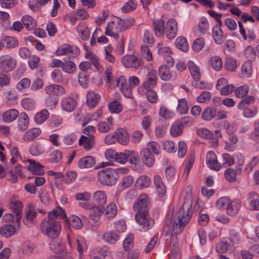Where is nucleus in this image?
I'll use <instances>...</instances> for the list:
<instances>
[{
	"instance_id": "nucleus-13",
	"label": "nucleus",
	"mask_w": 259,
	"mask_h": 259,
	"mask_svg": "<svg viewBox=\"0 0 259 259\" xmlns=\"http://www.w3.org/2000/svg\"><path fill=\"white\" fill-rule=\"evenodd\" d=\"M116 83V85L125 97L130 98L132 94L131 89L127 85L126 80L124 76H121L118 79L115 78L113 83Z\"/></svg>"
},
{
	"instance_id": "nucleus-42",
	"label": "nucleus",
	"mask_w": 259,
	"mask_h": 259,
	"mask_svg": "<svg viewBox=\"0 0 259 259\" xmlns=\"http://www.w3.org/2000/svg\"><path fill=\"white\" fill-rule=\"evenodd\" d=\"M22 23L27 30H31L36 26V22L32 17L26 15L22 17Z\"/></svg>"
},
{
	"instance_id": "nucleus-54",
	"label": "nucleus",
	"mask_w": 259,
	"mask_h": 259,
	"mask_svg": "<svg viewBox=\"0 0 259 259\" xmlns=\"http://www.w3.org/2000/svg\"><path fill=\"white\" fill-rule=\"evenodd\" d=\"M127 161L132 164L136 165L139 162V157L138 153L133 151L127 150Z\"/></svg>"
},
{
	"instance_id": "nucleus-40",
	"label": "nucleus",
	"mask_w": 259,
	"mask_h": 259,
	"mask_svg": "<svg viewBox=\"0 0 259 259\" xmlns=\"http://www.w3.org/2000/svg\"><path fill=\"white\" fill-rule=\"evenodd\" d=\"M105 215L108 219L113 218L117 212V208L115 203H110L106 207Z\"/></svg>"
},
{
	"instance_id": "nucleus-49",
	"label": "nucleus",
	"mask_w": 259,
	"mask_h": 259,
	"mask_svg": "<svg viewBox=\"0 0 259 259\" xmlns=\"http://www.w3.org/2000/svg\"><path fill=\"white\" fill-rule=\"evenodd\" d=\"M69 225L73 228L79 229L82 226V223L80 219L77 215H72L68 219Z\"/></svg>"
},
{
	"instance_id": "nucleus-55",
	"label": "nucleus",
	"mask_w": 259,
	"mask_h": 259,
	"mask_svg": "<svg viewBox=\"0 0 259 259\" xmlns=\"http://www.w3.org/2000/svg\"><path fill=\"white\" fill-rule=\"evenodd\" d=\"M108 109L112 113H118L122 110V105L117 101L110 102L108 105Z\"/></svg>"
},
{
	"instance_id": "nucleus-17",
	"label": "nucleus",
	"mask_w": 259,
	"mask_h": 259,
	"mask_svg": "<svg viewBox=\"0 0 259 259\" xmlns=\"http://www.w3.org/2000/svg\"><path fill=\"white\" fill-rule=\"evenodd\" d=\"M79 145L82 146L85 150L93 148L96 144L94 136H81L78 142Z\"/></svg>"
},
{
	"instance_id": "nucleus-51",
	"label": "nucleus",
	"mask_w": 259,
	"mask_h": 259,
	"mask_svg": "<svg viewBox=\"0 0 259 259\" xmlns=\"http://www.w3.org/2000/svg\"><path fill=\"white\" fill-rule=\"evenodd\" d=\"M210 64L214 70L219 71L222 68V59L219 56H213L210 59Z\"/></svg>"
},
{
	"instance_id": "nucleus-48",
	"label": "nucleus",
	"mask_w": 259,
	"mask_h": 259,
	"mask_svg": "<svg viewBox=\"0 0 259 259\" xmlns=\"http://www.w3.org/2000/svg\"><path fill=\"white\" fill-rule=\"evenodd\" d=\"M71 52H72V47L69 44H65L58 47L56 55L57 56L65 55Z\"/></svg>"
},
{
	"instance_id": "nucleus-41",
	"label": "nucleus",
	"mask_w": 259,
	"mask_h": 259,
	"mask_svg": "<svg viewBox=\"0 0 259 259\" xmlns=\"http://www.w3.org/2000/svg\"><path fill=\"white\" fill-rule=\"evenodd\" d=\"M91 213L89 215V218L92 220H95V217H99L103 213L105 210L104 206L102 205L98 206H91Z\"/></svg>"
},
{
	"instance_id": "nucleus-21",
	"label": "nucleus",
	"mask_w": 259,
	"mask_h": 259,
	"mask_svg": "<svg viewBox=\"0 0 259 259\" xmlns=\"http://www.w3.org/2000/svg\"><path fill=\"white\" fill-rule=\"evenodd\" d=\"M100 100V95L93 91H89L87 94V104L91 108L95 107Z\"/></svg>"
},
{
	"instance_id": "nucleus-10",
	"label": "nucleus",
	"mask_w": 259,
	"mask_h": 259,
	"mask_svg": "<svg viewBox=\"0 0 259 259\" xmlns=\"http://www.w3.org/2000/svg\"><path fill=\"white\" fill-rule=\"evenodd\" d=\"M15 59L9 56H5L0 58V68L5 72H9L15 67Z\"/></svg>"
},
{
	"instance_id": "nucleus-39",
	"label": "nucleus",
	"mask_w": 259,
	"mask_h": 259,
	"mask_svg": "<svg viewBox=\"0 0 259 259\" xmlns=\"http://www.w3.org/2000/svg\"><path fill=\"white\" fill-rule=\"evenodd\" d=\"M217 115V109L213 107L206 108L201 114L203 119L210 120L214 118Z\"/></svg>"
},
{
	"instance_id": "nucleus-38",
	"label": "nucleus",
	"mask_w": 259,
	"mask_h": 259,
	"mask_svg": "<svg viewBox=\"0 0 259 259\" xmlns=\"http://www.w3.org/2000/svg\"><path fill=\"white\" fill-rule=\"evenodd\" d=\"M255 101L254 97L253 96H248L242 99L238 105V109L243 110L248 106L254 103Z\"/></svg>"
},
{
	"instance_id": "nucleus-6",
	"label": "nucleus",
	"mask_w": 259,
	"mask_h": 259,
	"mask_svg": "<svg viewBox=\"0 0 259 259\" xmlns=\"http://www.w3.org/2000/svg\"><path fill=\"white\" fill-rule=\"evenodd\" d=\"M135 217L137 223L141 226V231H146L152 228L154 224V221L149 212L136 213Z\"/></svg>"
},
{
	"instance_id": "nucleus-12",
	"label": "nucleus",
	"mask_w": 259,
	"mask_h": 259,
	"mask_svg": "<svg viewBox=\"0 0 259 259\" xmlns=\"http://www.w3.org/2000/svg\"><path fill=\"white\" fill-rule=\"evenodd\" d=\"M206 161L208 166L213 170L219 171L222 167L221 164L218 162L217 156L214 152L209 151L206 157Z\"/></svg>"
},
{
	"instance_id": "nucleus-3",
	"label": "nucleus",
	"mask_w": 259,
	"mask_h": 259,
	"mask_svg": "<svg viewBox=\"0 0 259 259\" xmlns=\"http://www.w3.org/2000/svg\"><path fill=\"white\" fill-rule=\"evenodd\" d=\"M98 178L100 182L106 185H112L117 181L119 176L115 174L113 168H105L98 173Z\"/></svg>"
},
{
	"instance_id": "nucleus-24",
	"label": "nucleus",
	"mask_w": 259,
	"mask_h": 259,
	"mask_svg": "<svg viewBox=\"0 0 259 259\" xmlns=\"http://www.w3.org/2000/svg\"><path fill=\"white\" fill-rule=\"evenodd\" d=\"M239 33L241 36L240 39L243 40H253L255 37V34L252 30H248L247 31L244 28L243 25L240 21L238 22Z\"/></svg>"
},
{
	"instance_id": "nucleus-14",
	"label": "nucleus",
	"mask_w": 259,
	"mask_h": 259,
	"mask_svg": "<svg viewBox=\"0 0 259 259\" xmlns=\"http://www.w3.org/2000/svg\"><path fill=\"white\" fill-rule=\"evenodd\" d=\"M177 22L175 19L171 18L168 20L165 26L166 36L168 39L174 38L177 32Z\"/></svg>"
},
{
	"instance_id": "nucleus-8",
	"label": "nucleus",
	"mask_w": 259,
	"mask_h": 259,
	"mask_svg": "<svg viewBox=\"0 0 259 259\" xmlns=\"http://www.w3.org/2000/svg\"><path fill=\"white\" fill-rule=\"evenodd\" d=\"M148 196L145 194L140 195L133 205V209L136 213H148L149 210Z\"/></svg>"
},
{
	"instance_id": "nucleus-1",
	"label": "nucleus",
	"mask_w": 259,
	"mask_h": 259,
	"mask_svg": "<svg viewBox=\"0 0 259 259\" xmlns=\"http://www.w3.org/2000/svg\"><path fill=\"white\" fill-rule=\"evenodd\" d=\"M192 203L185 202L177 212V220L172 224V230L175 234L180 233L190 221L193 213Z\"/></svg>"
},
{
	"instance_id": "nucleus-57",
	"label": "nucleus",
	"mask_w": 259,
	"mask_h": 259,
	"mask_svg": "<svg viewBox=\"0 0 259 259\" xmlns=\"http://www.w3.org/2000/svg\"><path fill=\"white\" fill-rule=\"evenodd\" d=\"M182 133L183 127L178 122L172 124L170 129V133L173 137L179 136Z\"/></svg>"
},
{
	"instance_id": "nucleus-9",
	"label": "nucleus",
	"mask_w": 259,
	"mask_h": 259,
	"mask_svg": "<svg viewBox=\"0 0 259 259\" xmlns=\"http://www.w3.org/2000/svg\"><path fill=\"white\" fill-rule=\"evenodd\" d=\"M216 88L220 91L222 95H228L235 90V87L232 84H229L227 79L222 78L218 80Z\"/></svg>"
},
{
	"instance_id": "nucleus-28",
	"label": "nucleus",
	"mask_w": 259,
	"mask_h": 259,
	"mask_svg": "<svg viewBox=\"0 0 259 259\" xmlns=\"http://www.w3.org/2000/svg\"><path fill=\"white\" fill-rule=\"evenodd\" d=\"M41 131L39 128H32L26 131L23 136L24 141L28 142L33 140L41 134Z\"/></svg>"
},
{
	"instance_id": "nucleus-31",
	"label": "nucleus",
	"mask_w": 259,
	"mask_h": 259,
	"mask_svg": "<svg viewBox=\"0 0 259 259\" xmlns=\"http://www.w3.org/2000/svg\"><path fill=\"white\" fill-rule=\"evenodd\" d=\"M154 182L158 194L161 196L163 195L166 192V187L161 177L159 175H155L154 177Z\"/></svg>"
},
{
	"instance_id": "nucleus-30",
	"label": "nucleus",
	"mask_w": 259,
	"mask_h": 259,
	"mask_svg": "<svg viewBox=\"0 0 259 259\" xmlns=\"http://www.w3.org/2000/svg\"><path fill=\"white\" fill-rule=\"evenodd\" d=\"M188 66L194 81L199 80L201 76L199 68L192 61L188 62Z\"/></svg>"
},
{
	"instance_id": "nucleus-47",
	"label": "nucleus",
	"mask_w": 259,
	"mask_h": 259,
	"mask_svg": "<svg viewBox=\"0 0 259 259\" xmlns=\"http://www.w3.org/2000/svg\"><path fill=\"white\" fill-rule=\"evenodd\" d=\"M77 31L83 40H87L90 35L89 29L83 24H80L77 27Z\"/></svg>"
},
{
	"instance_id": "nucleus-2",
	"label": "nucleus",
	"mask_w": 259,
	"mask_h": 259,
	"mask_svg": "<svg viewBox=\"0 0 259 259\" xmlns=\"http://www.w3.org/2000/svg\"><path fill=\"white\" fill-rule=\"evenodd\" d=\"M41 233L50 238H57L61 230V224L60 222L50 219H44L40 226Z\"/></svg>"
},
{
	"instance_id": "nucleus-37",
	"label": "nucleus",
	"mask_w": 259,
	"mask_h": 259,
	"mask_svg": "<svg viewBox=\"0 0 259 259\" xmlns=\"http://www.w3.org/2000/svg\"><path fill=\"white\" fill-rule=\"evenodd\" d=\"M29 151L32 155L38 156L44 153L45 147L39 143H34L30 146Z\"/></svg>"
},
{
	"instance_id": "nucleus-58",
	"label": "nucleus",
	"mask_w": 259,
	"mask_h": 259,
	"mask_svg": "<svg viewBox=\"0 0 259 259\" xmlns=\"http://www.w3.org/2000/svg\"><path fill=\"white\" fill-rule=\"evenodd\" d=\"M231 246V243L227 241H223L217 245L215 250L219 253H225L230 248Z\"/></svg>"
},
{
	"instance_id": "nucleus-25",
	"label": "nucleus",
	"mask_w": 259,
	"mask_h": 259,
	"mask_svg": "<svg viewBox=\"0 0 259 259\" xmlns=\"http://www.w3.org/2000/svg\"><path fill=\"white\" fill-rule=\"evenodd\" d=\"M96 163V159L94 157L88 156L79 160L78 166L80 168H89L93 166Z\"/></svg>"
},
{
	"instance_id": "nucleus-43",
	"label": "nucleus",
	"mask_w": 259,
	"mask_h": 259,
	"mask_svg": "<svg viewBox=\"0 0 259 259\" xmlns=\"http://www.w3.org/2000/svg\"><path fill=\"white\" fill-rule=\"evenodd\" d=\"M160 78L163 80H168L171 77V73L168 67L165 65L161 66L158 70Z\"/></svg>"
},
{
	"instance_id": "nucleus-34",
	"label": "nucleus",
	"mask_w": 259,
	"mask_h": 259,
	"mask_svg": "<svg viewBox=\"0 0 259 259\" xmlns=\"http://www.w3.org/2000/svg\"><path fill=\"white\" fill-rule=\"evenodd\" d=\"M28 162L30 165L28 166V168L31 172L38 175L44 174V170L42 169L40 164L31 159H29Z\"/></svg>"
},
{
	"instance_id": "nucleus-33",
	"label": "nucleus",
	"mask_w": 259,
	"mask_h": 259,
	"mask_svg": "<svg viewBox=\"0 0 259 259\" xmlns=\"http://www.w3.org/2000/svg\"><path fill=\"white\" fill-rule=\"evenodd\" d=\"M117 133V142L122 145H126L129 142V136L126 131L123 128L116 130Z\"/></svg>"
},
{
	"instance_id": "nucleus-16",
	"label": "nucleus",
	"mask_w": 259,
	"mask_h": 259,
	"mask_svg": "<svg viewBox=\"0 0 259 259\" xmlns=\"http://www.w3.org/2000/svg\"><path fill=\"white\" fill-rule=\"evenodd\" d=\"M140 156L146 166L151 167L154 164V157L149 149L143 148L140 152Z\"/></svg>"
},
{
	"instance_id": "nucleus-4",
	"label": "nucleus",
	"mask_w": 259,
	"mask_h": 259,
	"mask_svg": "<svg viewBox=\"0 0 259 259\" xmlns=\"http://www.w3.org/2000/svg\"><path fill=\"white\" fill-rule=\"evenodd\" d=\"M123 31L122 19L117 18L108 23L105 34L117 39L119 38V33Z\"/></svg>"
},
{
	"instance_id": "nucleus-36",
	"label": "nucleus",
	"mask_w": 259,
	"mask_h": 259,
	"mask_svg": "<svg viewBox=\"0 0 259 259\" xmlns=\"http://www.w3.org/2000/svg\"><path fill=\"white\" fill-rule=\"evenodd\" d=\"M16 229L12 225H6L0 229V235L5 237H9L15 233Z\"/></svg>"
},
{
	"instance_id": "nucleus-44",
	"label": "nucleus",
	"mask_w": 259,
	"mask_h": 259,
	"mask_svg": "<svg viewBox=\"0 0 259 259\" xmlns=\"http://www.w3.org/2000/svg\"><path fill=\"white\" fill-rule=\"evenodd\" d=\"M176 46L179 50L186 52L189 49V45L187 39L183 37H179L176 40Z\"/></svg>"
},
{
	"instance_id": "nucleus-63",
	"label": "nucleus",
	"mask_w": 259,
	"mask_h": 259,
	"mask_svg": "<svg viewBox=\"0 0 259 259\" xmlns=\"http://www.w3.org/2000/svg\"><path fill=\"white\" fill-rule=\"evenodd\" d=\"M188 110V106L187 101L185 99H182L179 100V104L177 107V111L181 114H186Z\"/></svg>"
},
{
	"instance_id": "nucleus-11",
	"label": "nucleus",
	"mask_w": 259,
	"mask_h": 259,
	"mask_svg": "<svg viewBox=\"0 0 259 259\" xmlns=\"http://www.w3.org/2000/svg\"><path fill=\"white\" fill-rule=\"evenodd\" d=\"M208 29L209 23L205 17L201 18L198 25L195 26L193 28V32L197 36L205 34Z\"/></svg>"
},
{
	"instance_id": "nucleus-56",
	"label": "nucleus",
	"mask_w": 259,
	"mask_h": 259,
	"mask_svg": "<svg viewBox=\"0 0 259 259\" xmlns=\"http://www.w3.org/2000/svg\"><path fill=\"white\" fill-rule=\"evenodd\" d=\"M5 96L7 98V104L9 106H13L17 104V96L15 92H7L5 93Z\"/></svg>"
},
{
	"instance_id": "nucleus-18",
	"label": "nucleus",
	"mask_w": 259,
	"mask_h": 259,
	"mask_svg": "<svg viewBox=\"0 0 259 259\" xmlns=\"http://www.w3.org/2000/svg\"><path fill=\"white\" fill-rule=\"evenodd\" d=\"M221 27L222 25H215L212 28V38L215 43L218 45L223 44L226 38Z\"/></svg>"
},
{
	"instance_id": "nucleus-27",
	"label": "nucleus",
	"mask_w": 259,
	"mask_h": 259,
	"mask_svg": "<svg viewBox=\"0 0 259 259\" xmlns=\"http://www.w3.org/2000/svg\"><path fill=\"white\" fill-rule=\"evenodd\" d=\"M19 115V111L15 109H11L5 111L2 116L3 120L7 123L14 121Z\"/></svg>"
},
{
	"instance_id": "nucleus-62",
	"label": "nucleus",
	"mask_w": 259,
	"mask_h": 259,
	"mask_svg": "<svg viewBox=\"0 0 259 259\" xmlns=\"http://www.w3.org/2000/svg\"><path fill=\"white\" fill-rule=\"evenodd\" d=\"M242 74L245 77H249L252 73V68L250 62H245L241 67Z\"/></svg>"
},
{
	"instance_id": "nucleus-61",
	"label": "nucleus",
	"mask_w": 259,
	"mask_h": 259,
	"mask_svg": "<svg viewBox=\"0 0 259 259\" xmlns=\"http://www.w3.org/2000/svg\"><path fill=\"white\" fill-rule=\"evenodd\" d=\"M88 16L87 12L84 9L75 10L72 14V17L75 20H83Z\"/></svg>"
},
{
	"instance_id": "nucleus-22",
	"label": "nucleus",
	"mask_w": 259,
	"mask_h": 259,
	"mask_svg": "<svg viewBox=\"0 0 259 259\" xmlns=\"http://www.w3.org/2000/svg\"><path fill=\"white\" fill-rule=\"evenodd\" d=\"M76 104V100L73 98L69 97L63 98L61 101L63 109L68 112H72L74 110Z\"/></svg>"
},
{
	"instance_id": "nucleus-32",
	"label": "nucleus",
	"mask_w": 259,
	"mask_h": 259,
	"mask_svg": "<svg viewBox=\"0 0 259 259\" xmlns=\"http://www.w3.org/2000/svg\"><path fill=\"white\" fill-rule=\"evenodd\" d=\"M26 218L24 220V223L27 225L31 224L30 221H32L35 218L36 214V210L33 207L32 204H29L28 205V208L26 210Z\"/></svg>"
},
{
	"instance_id": "nucleus-46",
	"label": "nucleus",
	"mask_w": 259,
	"mask_h": 259,
	"mask_svg": "<svg viewBox=\"0 0 259 259\" xmlns=\"http://www.w3.org/2000/svg\"><path fill=\"white\" fill-rule=\"evenodd\" d=\"M49 113L47 109H42L41 111L36 114L34 117V121L36 123L41 124L48 117Z\"/></svg>"
},
{
	"instance_id": "nucleus-19",
	"label": "nucleus",
	"mask_w": 259,
	"mask_h": 259,
	"mask_svg": "<svg viewBox=\"0 0 259 259\" xmlns=\"http://www.w3.org/2000/svg\"><path fill=\"white\" fill-rule=\"evenodd\" d=\"M241 207V201L239 199H234L230 201L226 207V212L230 216L236 215Z\"/></svg>"
},
{
	"instance_id": "nucleus-35",
	"label": "nucleus",
	"mask_w": 259,
	"mask_h": 259,
	"mask_svg": "<svg viewBox=\"0 0 259 259\" xmlns=\"http://www.w3.org/2000/svg\"><path fill=\"white\" fill-rule=\"evenodd\" d=\"M66 217L64 210L61 207H57L48 213V218L46 219L55 220L56 218L64 219Z\"/></svg>"
},
{
	"instance_id": "nucleus-60",
	"label": "nucleus",
	"mask_w": 259,
	"mask_h": 259,
	"mask_svg": "<svg viewBox=\"0 0 259 259\" xmlns=\"http://www.w3.org/2000/svg\"><path fill=\"white\" fill-rule=\"evenodd\" d=\"M249 91L247 85H242L238 87L235 91L236 96L239 98H243L247 96Z\"/></svg>"
},
{
	"instance_id": "nucleus-64",
	"label": "nucleus",
	"mask_w": 259,
	"mask_h": 259,
	"mask_svg": "<svg viewBox=\"0 0 259 259\" xmlns=\"http://www.w3.org/2000/svg\"><path fill=\"white\" fill-rule=\"evenodd\" d=\"M254 130L249 135V138L253 141L259 139V120L256 121L254 123Z\"/></svg>"
},
{
	"instance_id": "nucleus-52",
	"label": "nucleus",
	"mask_w": 259,
	"mask_h": 259,
	"mask_svg": "<svg viewBox=\"0 0 259 259\" xmlns=\"http://www.w3.org/2000/svg\"><path fill=\"white\" fill-rule=\"evenodd\" d=\"M85 57L92 62V64L98 70L100 68L101 66L99 63V59L95 54L91 52H87L85 54Z\"/></svg>"
},
{
	"instance_id": "nucleus-26",
	"label": "nucleus",
	"mask_w": 259,
	"mask_h": 259,
	"mask_svg": "<svg viewBox=\"0 0 259 259\" xmlns=\"http://www.w3.org/2000/svg\"><path fill=\"white\" fill-rule=\"evenodd\" d=\"M62 69L65 72L73 74L76 71V66L70 58L65 57L63 58V65Z\"/></svg>"
},
{
	"instance_id": "nucleus-45",
	"label": "nucleus",
	"mask_w": 259,
	"mask_h": 259,
	"mask_svg": "<svg viewBox=\"0 0 259 259\" xmlns=\"http://www.w3.org/2000/svg\"><path fill=\"white\" fill-rule=\"evenodd\" d=\"M93 199L97 203L103 205L106 203L107 201L106 195L103 191H96L93 196Z\"/></svg>"
},
{
	"instance_id": "nucleus-29",
	"label": "nucleus",
	"mask_w": 259,
	"mask_h": 259,
	"mask_svg": "<svg viewBox=\"0 0 259 259\" xmlns=\"http://www.w3.org/2000/svg\"><path fill=\"white\" fill-rule=\"evenodd\" d=\"M155 34L157 36H161L164 34V22L163 20L156 19L152 22Z\"/></svg>"
},
{
	"instance_id": "nucleus-15",
	"label": "nucleus",
	"mask_w": 259,
	"mask_h": 259,
	"mask_svg": "<svg viewBox=\"0 0 259 259\" xmlns=\"http://www.w3.org/2000/svg\"><path fill=\"white\" fill-rule=\"evenodd\" d=\"M9 206L12 212H13V214L17 217L16 221L19 223L21 218V214L22 208L21 201L12 197L11 199Z\"/></svg>"
},
{
	"instance_id": "nucleus-53",
	"label": "nucleus",
	"mask_w": 259,
	"mask_h": 259,
	"mask_svg": "<svg viewBox=\"0 0 259 259\" xmlns=\"http://www.w3.org/2000/svg\"><path fill=\"white\" fill-rule=\"evenodd\" d=\"M150 178L145 176L140 177L136 181L137 185L141 188L147 187L150 185Z\"/></svg>"
},
{
	"instance_id": "nucleus-5",
	"label": "nucleus",
	"mask_w": 259,
	"mask_h": 259,
	"mask_svg": "<svg viewBox=\"0 0 259 259\" xmlns=\"http://www.w3.org/2000/svg\"><path fill=\"white\" fill-rule=\"evenodd\" d=\"M121 64L127 68L139 69L144 65L142 57L133 55H125L121 59Z\"/></svg>"
},
{
	"instance_id": "nucleus-7",
	"label": "nucleus",
	"mask_w": 259,
	"mask_h": 259,
	"mask_svg": "<svg viewBox=\"0 0 259 259\" xmlns=\"http://www.w3.org/2000/svg\"><path fill=\"white\" fill-rule=\"evenodd\" d=\"M156 72L153 70L150 71L147 75L144 81L138 88L139 93L140 94H145V91L153 90L156 84Z\"/></svg>"
},
{
	"instance_id": "nucleus-50",
	"label": "nucleus",
	"mask_w": 259,
	"mask_h": 259,
	"mask_svg": "<svg viewBox=\"0 0 259 259\" xmlns=\"http://www.w3.org/2000/svg\"><path fill=\"white\" fill-rule=\"evenodd\" d=\"M136 7L137 2L136 0H130L123 5L121 10L124 13H129L135 10Z\"/></svg>"
},
{
	"instance_id": "nucleus-59",
	"label": "nucleus",
	"mask_w": 259,
	"mask_h": 259,
	"mask_svg": "<svg viewBox=\"0 0 259 259\" xmlns=\"http://www.w3.org/2000/svg\"><path fill=\"white\" fill-rule=\"evenodd\" d=\"M134 236L132 234H128L123 241L122 245L124 250L126 251H129L133 246Z\"/></svg>"
},
{
	"instance_id": "nucleus-20",
	"label": "nucleus",
	"mask_w": 259,
	"mask_h": 259,
	"mask_svg": "<svg viewBox=\"0 0 259 259\" xmlns=\"http://www.w3.org/2000/svg\"><path fill=\"white\" fill-rule=\"evenodd\" d=\"M120 234L114 230L105 232L103 235V240L110 244H115L120 239Z\"/></svg>"
},
{
	"instance_id": "nucleus-23",
	"label": "nucleus",
	"mask_w": 259,
	"mask_h": 259,
	"mask_svg": "<svg viewBox=\"0 0 259 259\" xmlns=\"http://www.w3.org/2000/svg\"><path fill=\"white\" fill-rule=\"evenodd\" d=\"M17 127L19 131H25L28 127L29 119L25 112L21 113L18 116Z\"/></svg>"
}]
</instances>
